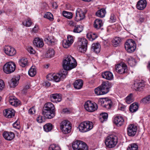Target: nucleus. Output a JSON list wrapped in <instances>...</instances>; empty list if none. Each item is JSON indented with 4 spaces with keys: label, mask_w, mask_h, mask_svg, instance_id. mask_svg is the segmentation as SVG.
<instances>
[{
    "label": "nucleus",
    "mask_w": 150,
    "mask_h": 150,
    "mask_svg": "<svg viewBox=\"0 0 150 150\" xmlns=\"http://www.w3.org/2000/svg\"><path fill=\"white\" fill-rule=\"evenodd\" d=\"M116 19L115 18L114 15L113 14H112L111 15L110 20V22L111 23H113L115 21Z\"/></svg>",
    "instance_id": "nucleus-58"
},
{
    "label": "nucleus",
    "mask_w": 150,
    "mask_h": 150,
    "mask_svg": "<svg viewBox=\"0 0 150 150\" xmlns=\"http://www.w3.org/2000/svg\"><path fill=\"white\" fill-rule=\"evenodd\" d=\"M68 70H66L64 69V70H63L61 73H60L61 75L62 76V79H64L66 77V75H67L68 72L67 71Z\"/></svg>",
    "instance_id": "nucleus-52"
},
{
    "label": "nucleus",
    "mask_w": 150,
    "mask_h": 150,
    "mask_svg": "<svg viewBox=\"0 0 150 150\" xmlns=\"http://www.w3.org/2000/svg\"><path fill=\"white\" fill-rule=\"evenodd\" d=\"M46 39L47 42H49L50 44H52L54 42V40L52 36H49Z\"/></svg>",
    "instance_id": "nucleus-53"
},
{
    "label": "nucleus",
    "mask_w": 150,
    "mask_h": 150,
    "mask_svg": "<svg viewBox=\"0 0 150 150\" xmlns=\"http://www.w3.org/2000/svg\"><path fill=\"white\" fill-rule=\"evenodd\" d=\"M132 94L128 96L126 98V102L128 104H130L133 101L132 98Z\"/></svg>",
    "instance_id": "nucleus-46"
},
{
    "label": "nucleus",
    "mask_w": 150,
    "mask_h": 150,
    "mask_svg": "<svg viewBox=\"0 0 150 150\" xmlns=\"http://www.w3.org/2000/svg\"><path fill=\"white\" fill-rule=\"evenodd\" d=\"M4 115L8 118L13 117L15 115V111L13 109H8L3 112Z\"/></svg>",
    "instance_id": "nucleus-15"
},
{
    "label": "nucleus",
    "mask_w": 150,
    "mask_h": 150,
    "mask_svg": "<svg viewBox=\"0 0 150 150\" xmlns=\"http://www.w3.org/2000/svg\"><path fill=\"white\" fill-rule=\"evenodd\" d=\"M141 102L144 104L150 103V95L145 96L142 99Z\"/></svg>",
    "instance_id": "nucleus-40"
},
{
    "label": "nucleus",
    "mask_w": 150,
    "mask_h": 150,
    "mask_svg": "<svg viewBox=\"0 0 150 150\" xmlns=\"http://www.w3.org/2000/svg\"><path fill=\"white\" fill-rule=\"evenodd\" d=\"M5 86V83L3 81L0 79V91L3 90Z\"/></svg>",
    "instance_id": "nucleus-56"
},
{
    "label": "nucleus",
    "mask_w": 150,
    "mask_h": 150,
    "mask_svg": "<svg viewBox=\"0 0 150 150\" xmlns=\"http://www.w3.org/2000/svg\"><path fill=\"white\" fill-rule=\"evenodd\" d=\"M82 141L77 140L73 142L72 147L74 150H79Z\"/></svg>",
    "instance_id": "nucleus-29"
},
{
    "label": "nucleus",
    "mask_w": 150,
    "mask_h": 150,
    "mask_svg": "<svg viewBox=\"0 0 150 150\" xmlns=\"http://www.w3.org/2000/svg\"><path fill=\"white\" fill-rule=\"evenodd\" d=\"M103 78L108 80H112L113 78V75L112 73L110 71H106L102 74Z\"/></svg>",
    "instance_id": "nucleus-26"
},
{
    "label": "nucleus",
    "mask_w": 150,
    "mask_h": 150,
    "mask_svg": "<svg viewBox=\"0 0 150 150\" xmlns=\"http://www.w3.org/2000/svg\"><path fill=\"white\" fill-rule=\"evenodd\" d=\"M62 14L64 16L68 19H70L72 17V14L71 13L65 11L63 12Z\"/></svg>",
    "instance_id": "nucleus-41"
},
{
    "label": "nucleus",
    "mask_w": 150,
    "mask_h": 150,
    "mask_svg": "<svg viewBox=\"0 0 150 150\" xmlns=\"http://www.w3.org/2000/svg\"><path fill=\"white\" fill-rule=\"evenodd\" d=\"M85 17V13L82 9L78 8L76 12V16L75 20L77 21L83 19Z\"/></svg>",
    "instance_id": "nucleus-14"
},
{
    "label": "nucleus",
    "mask_w": 150,
    "mask_h": 150,
    "mask_svg": "<svg viewBox=\"0 0 150 150\" xmlns=\"http://www.w3.org/2000/svg\"><path fill=\"white\" fill-rule=\"evenodd\" d=\"M99 86L100 87V88L104 94L107 93L109 92L110 87L108 83L103 82L101 85Z\"/></svg>",
    "instance_id": "nucleus-19"
},
{
    "label": "nucleus",
    "mask_w": 150,
    "mask_h": 150,
    "mask_svg": "<svg viewBox=\"0 0 150 150\" xmlns=\"http://www.w3.org/2000/svg\"><path fill=\"white\" fill-rule=\"evenodd\" d=\"M138 91H142L145 86L144 82H138Z\"/></svg>",
    "instance_id": "nucleus-49"
},
{
    "label": "nucleus",
    "mask_w": 150,
    "mask_h": 150,
    "mask_svg": "<svg viewBox=\"0 0 150 150\" xmlns=\"http://www.w3.org/2000/svg\"><path fill=\"white\" fill-rule=\"evenodd\" d=\"M115 70L117 72L120 74H124L127 71V65L124 63L118 64L115 66Z\"/></svg>",
    "instance_id": "nucleus-10"
},
{
    "label": "nucleus",
    "mask_w": 150,
    "mask_h": 150,
    "mask_svg": "<svg viewBox=\"0 0 150 150\" xmlns=\"http://www.w3.org/2000/svg\"><path fill=\"white\" fill-rule=\"evenodd\" d=\"M55 53V52L54 50L52 48H50L47 52V56L50 57H52L54 56Z\"/></svg>",
    "instance_id": "nucleus-42"
},
{
    "label": "nucleus",
    "mask_w": 150,
    "mask_h": 150,
    "mask_svg": "<svg viewBox=\"0 0 150 150\" xmlns=\"http://www.w3.org/2000/svg\"><path fill=\"white\" fill-rule=\"evenodd\" d=\"M9 101L11 105L15 107H17L20 104V103L19 102L18 100L14 96L10 97Z\"/></svg>",
    "instance_id": "nucleus-24"
},
{
    "label": "nucleus",
    "mask_w": 150,
    "mask_h": 150,
    "mask_svg": "<svg viewBox=\"0 0 150 150\" xmlns=\"http://www.w3.org/2000/svg\"><path fill=\"white\" fill-rule=\"evenodd\" d=\"M103 23L102 20L99 19H96L94 22V27L97 29H102L101 27L103 26Z\"/></svg>",
    "instance_id": "nucleus-25"
},
{
    "label": "nucleus",
    "mask_w": 150,
    "mask_h": 150,
    "mask_svg": "<svg viewBox=\"0 0 150 150\" xmlns=\"http://www.w3.org/2000/svg\"><path fill=\"white\" fill-rule=\"evenodd\" d=\"M71 45V44L67 40L63 41L62 44L63 47L66 48H68Z\"/></svg>",
    "instance_id": "nucleus-51"
},
{
    "label": "nucleus",
    "mask_w": 150,
    "mask_h": 150,
    "mask_svg": "<svg viewBox=\"0 0 150 150\" xmlns=\"http://www.w3.org/2000/svg\"><path fill=\"white\" fill-rule=\"evenodd\" d=\"M33 43L35 46L38 47H42L44 45L43 40L39 38H36L34 39Z\"/></svg>",
    "instance_id": "nucleus-22"
},
{
    "label": "nucleus",
    "mask_w": 150,
    "mask_h": 150,
    "mask_svg": "<svg viewBox=\"0 0 150 150\" xmlns=\"http://www.w3.org/2000/svg\"><path fill=\"white\" fill-rule=\"evenodd\" d=\"M73 38L74 37L73 36L70 35H69L67 36V40L69 42L72 44L74 42Z\"/></svg>",
    "instance_id": "nucleus-55"
},
{
    "label": "nucleus",
    "mask_w": 150,
    "mask_h": 150,
    "mask_svg": "<svg viewBox=\"0 0 150 150\" xmlns=\"http://www.w3.org/2000/svg\"><path fill=\"white\" fill-rule=\"evenodd\" d=\"M125 47L126 50L128 52L132 53L135 50L136 45L135 41L133 40L129 39L125 42Z\"/></svg>",
    "instance_id": "nucleus-5"
},
{
    "label": "nucleus",
    "mask_w": 150,
    "mask_h": 150,
    "mask_svg": "<svg viewBox=\"0 0 150 150\" xmlns=\"http://www.w3.org/2000/svg\"><path fill=\"white\" fill-rule=\"evenodd\" d=\"M28 74L31 77L34 76L36 73V70L33 67H32L28 71Z\"/></svg>",
    "instance_id": "nucleus-38"
},
{
    "label": "nucleus",
    "mask_w": 150,
    "mask_h": 150,
    "mask_svg": "<svg viewBox=\"0 0 150 150\" xmlns=\"http://www.w3.org/2000/svg\"><path fill=\"white\" fill-rule=\"evenodd\" d=\"M114 122L117 126H121L124 123V120L121 116H117L114 119Z\"/></svg>",
    "instance_id": "nucleus-20"
},
{
    "label": "nucleus",
    "mask_w": 150,
    "mask_h": 150,
    "mask_svg": "<svg viewBox=\"0 0 150 150\" xmlns=\"http://www.w3.org/2000/svg\"><path fill=\"white\" fill-rule=\"evenodd\" d=\"M49 150H60V148L59 146L53 144L50 146Z\"/></svg>",
    "instance_id": "nucleus-43"
},
{
    "label": "nucleus",
    "mask_w": 150,
    "mask_h": 150,
    "mask_svg": "<svg viewBox=\"0 0 150 150\" xmlns=\"http://www.w3.org/2000/svg\"><path fill=\"white\" fill-rule=\"evenodd\" d=\"M138 108V104L136 103H134L130 105L129 109L131 112H134L137 110Z\"/></svg>",
    "instance_id": "nucleus-32"
},
{
    "label": "nucleus",
    "mask_w": 150,
    "mask_h": 150,
    "mask_svg": "<svg viewBox=\"0 0 150 150\" xmlns=\"http://www.w3.org/2000/svg\"><path fill=\"white\" fill-rule=\"evenodd\" d=\"M79 150H88V147L87 145L84 142H82Z\"/></svg>",
    "instance_id": "nucleus-45"
},
{
    "label": "nucleus",
    "mask_w": 150,
    "mask_h": 150,
    "mask_svg": "<svg viewBox=\"0 0 150 150\" xmlns=\"http://www.w3.org/2000/svg\"><path fill=\"white\" fill-rule=\"evenodd\" d=\"M69 24L71 26H73L74 27L76 25V23L72 21H70L69 22Z\"/></svg>",
    "instance_id": "nucleus-64"
},
{
    "label": "nucleus",
    "mask_w": 150,
    "mask_h": 150,
    "mask_svg": "<svg viewBox=\"0 0 150 150\" xmlns=\"http://www.w3.org/2000/svg\"><path fill=\"white\" fill-rule=\"evenodd\" d=\"M138 82L135 83L132 85V88L135 90L138 91Z\"/></svg>",
    "instance_id": "nucleus-59"
},
{
    "label": "nucleus",
    "mask_w": 150,
    "mask_h": 150,
    "mask_svg": "<svg viewBox=\"0 0 150 150\" xmlns=\"http://www.w3.org/2000/svg\"><path fill=\"white\" fill-rule=\"evenodd\" d=\"M84 108L87 111L92 112L97 110L98 105L94 102H92L90 101H87L85 103Z\"/></svg>",
    "instance_id": "nucleus-8"
},
{
    "label": "nucleus",
    "mask_w": 150,
    "mask_h": 150,
    "mask_svg": "<svg viewBox=\"0 0 150 150\" xmlns=\"http://www.w3.org/2000/svg\"><path fill=\"white\" fill-rule=\"evenodd\" d=\"M83 82L82 80L79 79L76 80L74 83V88L76 89H79L82 87Z\"/></svg>",
    "instance_id": "nucleus-28"
},
{
    "label": "nucleus",
    "mask_w": 150,
    "mask_h": 150,
    "mask_svg": "<svg viewBox=\"0 0 150 150\" xmlns=\"http://www.w3.org/2000/svg\"><path fill=\"white\" fill-rule=\"evenodd\" d=\"M20 76H15L13 77L9 82L10 86L11 88H14L18 84V81L20 79Z\"/></svg>",
    "instance_id": "nucleus-17"
},
{
    "label": "nucleus",
    "mask_w": 150,
    "mask_h": 150,
    "mask_svg": "<svg viewBox=\"0 0 150 150\" xmlns=\"http://www.w3.org/2000/svg\"><path fill=\"white\" fill-rule=\"evenodd\" d=\"M42 117L41 116H38L37 118V121L39 123H42L43 120L42 119Z\"/></svg>",
    "instance_id": "nucleus-63"
},
{
    "label": "nucleus",
    "mask_w": 150,
    "mask_h": 150,
    "mask_svg": "<svg viewBox=\"0 0 150 150\" xmlns=\"http://www.w3.org/2000/svg\"><path fill=\"white\" fill-rule=\"evenodd\" d=\"M99 86L95 89V93L97 95H104Z\"/></svg>",
    "instance_id": "nucleus-47"
},
{
    "label": "nucleus",
    "mask_w": 150,
    "mask_h": 150,
    "mask_svg": "<svg viewBox=\"0 0 150 150\" xmlns=\"http://www.w3.org/2000/svg\"><path fill=\"white\" fill-rule=\"evenodd\" d=\"M42 114L45 119H51L53 118L55 116L54 110H50L43 109Z\"/></svg>",
    "instance_id": "nucleus-11"
},
{
    "label": "nucleus",
    "mask_w": 150,
    "mask_h": 150,
    "mask_svg": "<svg viewBox=\"0 0 150 150\" xmlns=\"http://www.w3.org/2000/svg\"><path fill=\"white\" fill-rule=\"evenodd\" d=\"M121 39L119 37H116L112 41V44L115 47H117L120 45Z\"/></svg>",
    "instance_id": "nucleus-35"
},
{
    "label": "nucleus",
    "mask_w": 150,
    "mask_h": 150,
    "mask_svg": "<svg viewBox=\"0 0 150 150\" xmlns=\"http://www.w3.org/2000/svg\"><path fill=\"white\" fill-rule=\"evenodd\" d=\"M38 29L39 27L38 25H35L32 30V32L34 33H37L38 30Z\"/></svg>",
    "instance_id": "nucleus-61"
},
{
    "label": "nucleus",
    "mask_w": 150,
    "mask_h": 150,
    "mask_svg": "<svg viewBox=\"0 0 150 150\" xmlns=\"http://www.w3.org/2000/svg\"><path fill=\"white\" fill-rule=\"evenodd\" d=\"M27 50L31 54H35V51L33 49V47L30 46L28 47L27 48Z\"/></svg>",
    "instance_id": "nucleus-57"
},
{
    "label": "nucleus",
    "mask_w": 150,
    "mask_h": 150,
    "mask_svg": "<svg viewBox=\"0 0 150 150\" xmlns=\"http://www.w3.org/2000/svg\"><path fill=\"white\" fill-rule=\"evenodd\" d=\"M43 109L50 110H54V107L53 104L51 103L48 102L45 105Z\"/></svg>",
    "instance_id": "nucleus-31"
},
{
    "label": "nucleus",
    "mask_w": 150,
    "mask_h": 150,
    "mask_svg": "<svg viewBox=\"0 0 150 150\" xmlns=\"http://www.w3.org/2000/svg\"><path fill=\"white\" fill-rule=\"evenodd\" d=\"M13 127L16 129H19L20 128V123L18 121H16L13 124Z\"/></svg>",
    "instance_id": "nucleus-54"
},
{
    "label": "nucleus",
    "mask_w": 150,
    "mask_h": 150,
    "mask_svg": "<svg viewBox=\"0 0 150 150\" xmlns=\"http://www.w3.org/2000/svg\"><path fill=\"white\" fill-rule=\"evenodd\" d=\"M77 66L75 59L71 55L68 56L63 61V67L66 70H71Z\"/></svg>",
    "instance_id": "nucleus-1"
},
{
    "label": "nucleus",
    "mask_w": 150,
    "mask_h": 150,
    "mask_svg": "<svg viewBox=\"0 0 150 150\" xmlns=\"http://www.w3.org/2000/svg\"><path fill=\"white\" fill-rule=\"evenodd\" d=\"M91 50L97 54L100 52V46L98 43H93L92 44Z\"/></svg>",
    "instance_id": "nucleus-27"
},
{
    "label": "nucleus",
    "mask_w": 150,
    "mask_h": 150,
    "mask_svg": "<svg viewBox=\"0 0 150 150\" xmlns=\"http://www.w3.org/2000/svg\"><path fill=\"white\" fill-rule=\"evenodd\" d=\"M35 108L33 107L30 108L29 110V113L31 114H33L35 113Z\"/></svg>",
    "instance_id": "nucleus-62"
},
{
    "label": "nucleus",
    "mask_w": 150,
    "mask_h": 150,
    "mask_svg": "<svg viewBox=\"0 0 150 150\" xmlns=\"http://www.w3.org/2000/svg\"><path fill=\"white\" fill-rule=\"evenodd\" d=\"M50 97V100L54 103L60 102L62 100L61 96L57 93L52 94Z\"/></svg>",
    "instance_id": "nucleus-18"
},
{
    "label": "nucleus",
    "mask_w": 150,
    "mask_h": 150,
    "mask_svg": "<svg viewBox=\"0 0 150 150\" xmlns=\"http://www.w3.org/2000/svg\"><path fill=\"white\" fill-rule=\"evenodd\" d=\"M52 125L50 123H47L43 127L44 130L47 132H49L52 129Z\"/></svg>",
    "instance_id": "nucleus-36"
},
{
    "label": "nucleus",
    "mask_w": 150,
    "mask_h": 150,
    "mask_svg": "<svg viewBox=\"0 0 150 150\" xmlns=\"http://www.w3.org/2000/svg\"><path fill=\"white\" fill-rule=\"evenodd\" d=\"M101 115L104 120H105L107 119L108 114L107 113H103Z\"/></svg>",
    "instance_id": "nucleus-60"
},
{
    "label": "nucleus",
    "mask_w": 150,
    "mask_h": 150,
    "mask_svg": "<svg viewBox=\"0 0 150 150\" xmlns=\"http://www.w3.org/2000/svg\"><path fill=\"white\" fill-rule=\"evenodd\" d=\"M3 136L5 139L9 141L11 140L15 137L14 133L11 132H5L3 133Z\"/></svg>",
    "instance_id": "nucleus-16"
},
{
    "label": "nucleus",
    "mask_w": 150,
    "mask_h": 150,
    "mask_svg": "<svg viewBox=\"0 0 150 150\" xmlns=\"http://www.w3.org/2000/svg\"><path fill=\"white\" fill-rule=\"evenodd\" d=\"M18 63L22 67H25L28 65V60L26 58L22 57L19 60Z\"/></svg>",
    "instance_id": "nucleus-30"
},
{
    "label": "nucleus",
    "mask_w": 150,
    "mask_h": 150,
    "mask_svg": "<svg viewBox=\"0 0 150 150\" xmlns=\"http://www.w3.org/2000/svg\"><path fill=\"white\" fill-rule=\"evenodd\" d=\"M146 5V1L145 0H140L137 4V7L138 9L140 10L143 9Z\"/></svg>",
    "instance_id": "nucleus-23"
},
{
    "label": "nucleus",
    "mask_w": 150,
    "mask_h": 150,
    "mask_svg": "<svg viewBox=\"0 0 150 150\" xmlns=\"http://www.w3.org/2000/svg\"><path fill=\"white\" fill-rule=\"evenodd\" d=\"M60 129L64 134H67L69 133L71 129V124L68 121L64 120L60 124Z\"/></svg>",
    "instance_id": "nucleus-6"
},
{
    "label": "nucleus",
    "mask_w": 150,
    "mask_h": 150,
    "mask_svg": "<svg viewBox=\"0 0 150 150\" xmlns=\"http://www.w3.org/2000/svg\"><path fill=\"white\" fill-rule=\"evenodd\" d=\"M16 69V64L13 62H10L5 64L3 68L4 72L9 74L13 72Z\"/></svg>",
    "instance_id": "nucleus-7"
},
{
    "label": "nucleus",
    "mask_w": 150,
    "mask_h": 150,
    "mask_svg": "<svg viewBox=\"0 0 150 150\" xmlns=\"http://www.w3.org/2000/svg\"><path fill=\"white\" fill-rule=\"evenodd\" d=\"M32 23L31 20L29 19H28L27 21H25L23 23V25L27 27L30 26Z\"/></svg>",
    "instance_id": "nucleus-50"
},
{
    "label": "nucleus",
    "mask_w": 150,
    "mask_h": 150,
    "mask_svg": "<svg viewBox=\"0 0 150 150\" xmlns=\"http://www.w3.org/2000/svg\"><path fill=\"white\" fill-rule=\"evenodd\" d=\"M47 79L49 81L53 80L56 82H59L61 80L63 79L60 73L54 74H49L46 76Z\"/></svg>",
    "instance_id": "nucleus-12"
},
{
    "label": "nucleus",
    "mask_w": 150,
    "mask_h": 150,
    "mask_svg": "<svg viewBox=\"0 0 150 150\" xmlns=\"http://www.w3.org/2000/svg\"><path fill=\"white\" fill-rule=\"evenodd\" d=\"M4 50L6 54L10 56H14L16 53V49L11 46H5L4 48Z\"/></svg>",
    "instance_id": "nucleus-9"
},
{
    "label": "nucleus",
    "mask_w": 150,
    "mask_h": 150,
    "mask_svg": "<svg viewBox=\"0 0 150 150\" xmlns=\"http://www.w3.org/2000/svg\"><path fill=\"white\" fill-rule=\"evenodd\" d=\"M106 13V11L104 8H101L98 10L96 13V15L99 17H103Z\"/></svg>",
    "instance_id": "nucleus-34"
},
{
    "label": "nucleus",
    "mask_w": 150,
    "mask_h": 150,
    "mask_svg": "<svg viewBox=\"0 0 150 150\" xmlns=\"http://www.w3.org/2000/svg\"><path fill=\"white\" fill-rule=\"evenodd\" d=\"M88 41L84 38H79L78 41L77 48L78 50L81 52H85L87 49Z\"/></svg>",
    "instance_id": "nucleus-3"
},
{
    "label": "nucleus",
    "mask_w": 150,
    "mask_h": 150,
    "mask_svg": "<svg viewBox=\"0 0 150 150\" xmlns=\"http://www.w3.org/2000/svg\"><path fill=\"white\" fill-rule=\"evenodd\" d=\"M83 30V27L81 25H76L74 27L73 31L75 33H79L81 32Z\"/></svg>",
    "instance_id": "nucleus-33"
},
{
    "label": "nucleus",
    "mask_w": 150,
    "mask_h": 150,
    "mask_svg": "<svg viewBox=\"0 0 150 150\" xmlns=\"http://www.w3.org/2000/svg\"><path fill=\"white\" fill-rule=\"evenodd\" d=\"M101 102L102 105L107 109H110L112 106V102L110 99H105L104 101H101Z\"/></svg>",
    "instance_id": "nucleus-21"
},
{
    "label": "nucleus",
    "mask_w": 150,
    "mask_h": 150,
    "mask_svg": "<svg viewBox=\"0 0 150 150\" xmlns=\"http://www.w3.org/2000/svg\"><path fill=\"white\" fill-rule=\"evenodd\" d=\"M127 61L128 64L131 66H135L136 64V60L132 57H130L128 58Z\"/></svg>",
    "instance_id": "nucleus-37"
},
{
    "label": "nucleus",
    "mask_w": 150,
    "mask_h": 150,
    "mask_svg": "<svg viewBox=\"0 0 150 150\" xmlns=\"http://www.w3.org/2000/svg\"><path fill=\"white\" fill-rule=\"evenodd\" d=\"M117 142V137L111 135L108 136L105 141V144L107 147L112 148L114 147Z\"/></svg>",
    "instance_id": "nucleus-4"
},
{
    "label": "nucleus",
    "mask_w": 150,
    "mask_h": 150,
    "mask_svg": "<svg viewBox=\"0 0 150 150\" xmlns=\"http://www.w3.org/2000/svg\"><path fill=\"white\" fill-rule=\"evenodd\" d=\"M138 146L136 143H132L129 145L127 150H137Z\"/></svg>",
    "instance_id": "nucleus-39"
},
{
    "label": "nucleus",
    "mask_w": 150,
    "mask_h": 150,
    "mask_svg": "<svg viewBox=\"0 0 150 150\" xmlns=\"http://www.w3.org/2000/svg\"><path fill=\"white\" fill-rule=\"evenodd\" d=\"M93 127V123L92 122L86 121L81 123L78 127L79 131L85 132L91 130Z\"/></svg>",
    "instance_id": "nucleus-2"
},
{
    "label": "nucleus",
    "mask_w": 150,
    "mask_h": 150,
    "mask_svg": "<svg viewBox=\"0 0 150 150\" xmlns=\"http://www.w3.org/2000/svg\"><path fill=\"white\" fill-rule=\"evenodd\" d=\"M88 38L90 40H93L97 37V36L94 33L93 34H88L87 35Z\"/></svg>",
    "instance_id": "nucleus-44"
},
{
    "label": "nucleus",
    "mask_w": 150,
    "mask_h": 150,
    "mask_svg": "<svg viewBox=\"0 0 150 150\" xmlns=\"http://www.w3.org/2000/svg\"><path fill=\"white\" fill-rule=\"evenodd\" d=\"M45 18L52 20L53 19V16L52 14L50 12L47 13L44 16Z\"/></svg>",
    "instance_id": "nucleus-48"
},
{
    "label": "nucleus",
    "mask_w": 150,
    "mask_h": 150,
    "mask_svg": "<svg viewBox=\"0 0 150 150\" xmlns=\"http://www.w3.org/2000/svg\"><path fill=\"white\" fill-rule=\"evenodd\" d=\"M137 130V126L134 124L129 125L127 129V134L130 137H133L136 134Z\"/></svg>",
    "instance_id": "nucleus-13"
}]
</instances>
